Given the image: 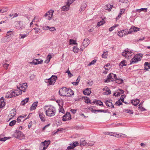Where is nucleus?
I'll use <instances>...</instances> for the list:
<instances>
[{
  "label": "nucleus",
  "instance_id": "1",
  "mask_svg": "<svg viewBox=\"0 0 150 150\" xmlns=\"http://www.w3.org/2000/svg\"><path fill=\"white\" fill-rule=\"evenodd\" d=\"M44 109L46 115L49 117L53 116L56 113V110L54 108L51 106H45Z\"/></svg>",
  "mask_w": 150,
  "mask_h": 150
},
{
  "label": "nucleus",
  "instance_id": "2",
  "mask_svg": "<svg viewBox=\"0 0 150 150\" xmlns=\"http://www.w3.org/2000/svg\"><path fill=\"white\" fill-rule=\"evenodd\" d=\"M59 95L64 96H71L74 94L73 91L70 89L64 87L61 88L59 91Z\"/></svg>",
  "mask_w": 150,
  "mask_h": 150
},
{
  "label": "nucleus",
  "instance_id": "3",
  "mask_svg": "<svg viewBox=\"0 0 150 150\" xmlns=\"http://www.w3.org/2000/svg\"><path fill=\"white\" fill-rule=\"evenodd\" d=\"M143 55L141 54H138L134 55L131 59L130 64H134L141 60Z\"/></svg>",
  "mask_w": 150,
  "mask_h": 150
},
{
  "label": "nucleus",
  "instance_id": "4",
  "mask_svg": "<svg viewBox=\"0 0 150 150\" xmlns=\"http://www.w3.org/2000/svg\"><path fill=\"white\" fill-rule=\"evenodd\" d=\"M133 54V51L129 49H126L122 53V56L127 58L131 57Z\"/></svg>",
  "mask_w": 150,
  "mask_h": 150
},
{
  "label": "nucleus",
  "instance_id": "5",
  "mask_svg": "<svg viewBox=\"0 0 150 150\" xmlns=\"http://www.w3.org/2000/svg\"><path fill=\"white\" fill-rule=\"evenodd\" d=\"M13 137L16 138L20 140H21L24 139L25 137V135L23 134L21 132L16 130L13 134Z\"/></svg>",
  "mask_w": 150,
  "mask_h": 150
},
{
  "label": "nucleus",
  "instance_id": "6",
  "mask_svg": "<svg viewBox=\"0 0 150 150\" xmlns=\"http://www.w3.org/2000/svg\"><path fill=\"white\" fill-rule=\"evenodd\" d=\"M50 141H45L44 142H42L40 146L39 150H45L47 147L50 144Z\"/></svg>",
  "mask_w": 150,
  "mask_h": 150
},
{
  "label": "nucleus",
  "instance_id": "7",
  "mask_svg": "<svg viewBox=\"0 0 150 150\" xmlns=\"http://www.w3.org/2000/svg\"><path fill=\"white\" fill-rule=\"evenodd\" d=\"M57 77L52 76L50 78L47 80L46 82L48 83V85H53L56 82Z\"/></svg>",
  "mask_w": 150,
  "mask_h": 150
},
{
  "label": "nucleus",
  "instance_id": "8",
  "mask_svg": "<svg viewBox=\"0 0 150 150\" xmlns=\"http://www.w3.org/2000/svg\"><path fill=\"white\" fill-rule=\"evenodd\" d=\"M116 78V75L113 73H110L108 76L107 79L105 81V82H108L110 81H112Z\"/></svg>",
  "mask_w": 150,
  "mask_h": 150
},
{
  "label": "nucleus",
  "instance_id": "9",
  "mask_svg": "<svg viewBox=\"0 0 150 150\" xmlns=\"http://www.w3.org/2000/svg\"><path fill=\"white\" fill-rule=\"evenodd\" d=\"M27 85L26 83H21L17 87L22 91L25 92V90L27 88Z\"/></svg>",
  "mask_w": 150,
  "mask_h": 150
},
{
  "label": "nucleus",
  "instance_id": "10",
  "mask_svg": "<svg viewBox=\"0 0 150 150\" xmlns=\"http://www.w3.org/2000/svg\"><path fill=\"white\" fill-rule=\"evenodd\" d=\"M139 30V28L137 27H135L134 26H132L129 29V31H128V32L125 33V35H127L128 34H129L133 32H137Z\"/></svg>",
  "mask_w": 150,
  "mask_h": 150
},
{
  "label": "nucleus",
  "instance_id": "11",
  "mask_svg": "<svg viewBox=\"0 0 150 150\" xmlns=\"http://www.w3.org/2000/svg\"><path fill=\"white\" fill-rule=\"evenodd\" d=\"M54 11L52 10L49 11L45 14V16L47 18L48 20H50L52 17Z\"/></svg>",
  "mask_w": 150,
  "mask_h": 150
},
{
  "label": "nucleus",
  "instance_id": "12",
  "mask_svg": "<svg viewBox=\"0 0 150 150\" xmlns=\"http://www.w3.org/2000/svg\"><path fill=\"white\" fill-rule=\"evenodd\" d=\"M39 116L41 120L43 122H44L46 120L45 116L43 112L40 111L38 112Z\"/></svg>",
  "mask_w": 150,
  "mask_h": 150
},
{
  "label": "nucleus",
  "instance_id": "13",
  "mask_svg": "<svg viewBox=\"0 0 150 150\" xmlns=\"http://www.w3.org/2000/svg\"><path fill=\"white\" fill-rule=\"evenodd\" d=\"M89 40L87 38L85 39L82 43V45L81 46V48H84L85 47H86L89 44Z\"/></svg>",
  "mask_w": 150,
  "mask_h": 150
},
{
  "label": "nucleus",
  "instance_id": "14",
  "mask_svg": "<svg viewBox=\"0 0 150 150\" xmlns=\"http://www.w3.org/2000/svg\"><path fill=\"white\" fill-rule=\"evenodd\" d=\"M71 119V115L69 112H67L66 114L63 116L62 120L64 121H66L70 120Z\"/></svg>",
  "mask_w": 150,
  "mask_h": 150
},
{
  "label": "nucleus",
  "instance_id": "15",
  "mask_svg": "<svg viewBox=\"0 0 150 150\" xmlns=\"http://www.w3.org/2000/svg\"><path fill=\"white\" fill-rule=\"evenodd\" d=\"M15 28L16 29L20 30L25 28L24 26L21 25V21H19L16 23Z\"/></svg>",
  "mask_w": 150,
  "mask_h": 150
},
{
  "label": "nucleus",
  "instance_id": "16",
  "mask_svg": "<svg viewBox=\"0 0 150 150\" xmlns=\"http://www.w3.org/2000/svg\"><path fill=\"white\" fill-rule=\"evenodd\" d=\"M13 92L14 97L19 95L22 93L21 91L18 87L17 89L16 90H13Z\"/></svg>",
  "mask_w": 150,
  "mask_h": 150
},
{
  "label": "nucleus",
  "instance_id": "17",
  "mask_svg": "<svg viewBox=\"0 0 150 150\" xmlns=\"http://www.w3.org/2000/svg\"><path fill=\"white\" fill-rule=\"evenodd\" d=\"M16 113V110L15 109H13L11 111L10 114L8 115V117L10 119L14 117Z\"/></svg>",
  "mask_w": 150,
  "mask_h": 150
},
{
  "label": "nucleus",
  "instance_id": "18",
  "mask_svg": "<svg viewBox=\"0 0 150 150\" xmlns=\"http://www.w3.org/2000/svg\"><path fill=\"white\" fill-rule=\"evenodd\" d=\"M128 32V31H126L125 30H122L118 31L117 32V35L120 37H122L123 35H125V33Z\"/></svg>",
  "mask_w": 150,
  "mask_h": 150
},
{
  "label": "nucleus",
  "instance_id": "19",
  "mask_svg": "<svg viewBox=\"0 0 150 150\" xmlns=\"http://www.w3.org/2000/svg\"><path fill=\"white\" fill-rule=\"evenodd\" d=\"M5 105V102L3 97L0 99V109L3 108Z\"/></svg>",
  "mask_w": 150,
  "mask_h": 150
},
{
  "label": "nucleus",
  "instance_id": "20",
  "mask_svg": "<svg viewBox=\"0 0 150 150\" xmlns=\"http://www.w3.org/2000/svg\"><path fill=\"white\" fill-rule=\"evenodd\" d=\"M103 90L104 91V93L105 94L108 95L111 93L110 91L107 86H105L103 88Z\"/></svg>",
  "mask_w": 150,
  "mask_h": 150
},
{
  "label": "nucleus",
  "instance_id": "21",
  "mask_svg": "<svg viewBox=\"0 0 150 150\" xmlns=\"http://www.w3.org/2000/svg\"><path fill=\"white\" fill-rule=\"evenodd\" d=\"M105 18H103L101 21L98 22L97 23L96 27H98L104 24L105 23Z\"/></svg>",
  "mask_w": 150,
  "mask_h": 150
},
{
  "label": "nucleus",
  "instance_id": "22",
  "mask_svg": "<svg viewBox=\"0 0 150 150\" xmlns=\"http://www.w3.org/2000/svg\"><path fill=\"white\" fill-rule=\"evenodd\" d=\"M13 97H14V96L13 91L8 92L6 96V97L7 98H11Z\"/></svg>",
  "mask_w": 150,
  "mask_h": 150
},
{
  "label": "nucleus",
  "instance_id": "23",
  "mask_svg": "<svg viewBox=\"0 0 150 150\" xmlns=\"http://www.w3.org/2000/svg\"><path fill=\"white\" fill-rule=\"evenodd\" d=\"M105 103L106 105L108 107H109L111 108H114V105H112V103L111 102V100H106Z\"/></svg>",
  "mask_w": 150,
  "mask_h": 150
},
{
  "label": "nucleus",
  "instance_id": "24",
  "mask_svg": "<svg viewBox=\"0 0 150 150\" xmlns=\"http://www.w3.org/2000/svg\"><path fill=\"white\" fill-rule=\"evenodd\" d=\"M8 10V8L7 7L4 6L0 8V13H2L6 12Z\"/></svg>",
  "mask_w": 150,
  "mask_h": 150
},
{
  "label": "nucleus",
  "instance_id": "25",
  "mask_svg": "<svg viewBox=\"0 0 150 150\" xmlns=\"http://www.w3.org/2000/svg\"><path fill=\"white\" fill-rule=\"evenodd\" d=\"M91 93V91L90 89L88 88L85 89L83 91V94L86 95H90Z\"/></svg>",
  "mask_w": 150,
  "mask_h": 150
},
{
  "label": "nucleus",
  "instance_id": "26",
  "mask_svg": "<svg viewBox=\"0 0 150 150\" xmlns=\"http://www.w3.org/2000/svg\"><path fill=\"white\" fill-rule=\"evenodd\" d=\"M127 62L125 60H123L119 64V66L120 68L122 67L123 66H126L127 65Z\"/></svg>",
  "mask_w": 150,
  "mask_h": 150
},
{
  "label": "nucleus",
  "instance_id": "27",
  "mask_svg": "<svg viewBox=\"0 0 150 150\" xmlns=\"http://www.w3.org/2000/svg\"><path fill=\"white\" fill-rule=\"evenodd\" d=\"M139 102V100L138 99H135L131 100L132 104L134 105H137Z\"/></svg>",
  "mask_w": 150,
  "mask_h": 150
},
{
  "label": "nucleus",
  "instance_id": "28",
  "mask_svg": "<svg viewBox=\"0 0 150 150\" xmlns=\"http://www.w3.org/2000/svg\"><path fill=\"white\" fill-rule=\"evenodd\" d=\"M79 145V143L78 142H74L73 143V145L70 146H69L68 147V149H73L75 147L78 145Z\"/></svg>",
  "mask_w": 150,
  "mask_h": 150
},
{
  "label": "nucleus",
  "instance_id": "29",
  "mask_svg": "<svg viewBox=\"0 0 150 150\" xmlns=\"http://www.w3.org/2000/svg\"><path fill=\"white\" fill-rule=\"evenodd\" d=\"M38 103L37 102L34 103L30 107V110H35L37 106Z\"/></svg>",
  "mask_w": 150,
  "mask_h": 150
},
{
  "label": "nucleus",
  "instance_id": "30",
  "mask_svg": "<svg viewBox=\"0 0 150 150\" xmlns=\"http://www.w3.org/2000/svg\"><path fill=\"white\" fill-rule=\"evenodd\" d=\"M112 8V6L110 4H107L105 5L104 6V8L105 10H108V11H110Z\"/></svg>",
  "mask_w": 150,
  "mask_h": 150
},
{
  "label": "nucleus",
  "instance_id": "31",
  "mask_svg": "<svg viewBox=\"0 0 150 150\" xmlns=\"http://www.w3.org/2000/svg\"><path fill=\"white\" fill-rule=\"evenodd\" d=\"M70 5L67 4L65 6H63L62 8V10L63 11H68Z\"/></svg>",
  "mask_w": 150,
  "mask_h": 150
},
{
  "label": "nucleus",
  "instance_id": "32",
  "mask_svg": "<svg viewBox=\"0 0 150 150\" xmlns=\"http://www.w3.org/2000/svg\"><path fill=\"white\" fill-rule=\"evenodd\" d=\"M145 66V69L146 70L150 69V64H149V62H145L144 64Z\"/></svg>",
  "mask_w": 150,
  "mask_h": 150
},
{
  "label": "nucleus",
  "instance_id": "33",
  "mask_svg": "<svg viewBox=\"0 0 150 150\" xmlns=\"http://www.w3.org/2000/svg\"><path fill=\"white\" fill-rule=\"evenodd\" d=\"M138 109L141 111H144L145 110V109L142 106V103H141L139 105Z\"/></svg>",
  "mask_w": 150,
  "mask_h": 150
},
{
  "label": "nucleus",
  "instance_id": "34",
  "mask_svg": "<svg viewBox=\"0 0 150 150\" xmlns=\"http://www.w3.org/2000/svg\"><path fill=\"white\" fill-rule=\"evenodd\" d=\"M10 138V137H2V136L1 135H0V141L5 142L6 140L9 139Z\"/></svg>",
  "mask_w": 150,
  "mask_h": 150
},
{
  "label": "nucleus",
  "instance_id": "35",
  "mask_svg": "<svg viewBox=\"0 0 150 150\" xmlns=\"http://www.w3.org/2000/svg\"><path fill=\"white\" fill-rule=\"evenodd\" d=\"M28 35V34H20L19 35V38L20 39H23L24 38L27 37Z\"/></svg>",
  "mask_w": 150,
  "mask_h": 150
},
{
  "label": "nucleus",
  "instance_id": "36",
  "mask_svg": "<svg viewBox=\"0 0 150 150\" xmlns=\"http://www.w3.org/2000/svg\"><path fill=\"white\" fill-rule=\"evenodd\" d=\"M115 81L116 83L118 84L122 83L123 81V80L121 79H116V78L115 79Z\"/></svg>",
  "mask_w": 150,
  "mask_h": 150
},
{
  "label": "nucleus",
  "instance_id": "37",
  "mask_svg": "<svg viewBox=\"0 0 150 150\" xmlns=\"http://www.w3.org/2000/svg\"><path fill=\"white\" fill-rule=\"evenodd\" d=\"M28 100L29 99L28 98L25 99L21 101V104L22 105H24L26 103L28 102Z\"/></svg>",
  "mask_w": 150,
  "mask_h": 150
},
{
  "label": "nucleus",
  "instance_id": "38",
  "mask_svg": "<svg viewBox=\"0 0 150 150\" xmlns=\"http://www.w3.org/2000/svg\"><path fill=\"white\" fill-rule=\"evenodd\" d=\"M80 78H81L80 76H79L77 78V80L76 81V82H73L72 83L74 85H77L79 83V81L80 80Z\"/></svg>",
  "mask_w": 150,
  "mask_h": 150
},
{
  "label": "nucleus",
  "instance_id": "39",
  "mask_svg": "<svg viewBox=\"0 0 150 150\" xmlns=\"http://www.w3.org/2000/svg\"><path fill=\"white\" fill-rule=\"evenodd\" d=\"M38 59H36L33 60L31 62H29V64H34L35 65L38 64Z\"/></svg>",
  "mask_w": 150,
  "mask_h": 150
},
{
  "label": "nucleus",
  "instance_id": "40",
  "mask_svg": "<svg viewBox=\"0 0 150 150\" xmlns=\"http://www.w3.org/2000/svg\"><path fill=\"white\" fill-rule=\"evenodd\" d=\"M52 58V57L50 54H49L47 57V59L45 61V63H48L50 61V60Z\"/></svg>",
  "mask_w": 150,
  "mask_h": 150
},
{
  "label": "nucleus",
  "instance_id": "41",
  "mask_svg": "<svg viewBox=\"0 0 150 150\" xmlns=\"http://www.w3.org/2000/svg\"><path fill=\"white\" fill-rule=\"evenodd\" d=\"M69 45H77V43L75 40L72 39H70L69 42Z\"/></svg>",
  "mask_w": 150,
  "mask_h": 150
},
{
  "label": "nucleus",
  "instance_id": "42",
  "mask_svg": "<svg viewBox=\"0 0 150 150\" xmlns=\"http://www.w3.org/2000/svg\"><path fill=\"white\" fill-rule=\"evenodd\" d=\"M119 26V25H117V24H115V25H113V26L111 27H110L109 29V30L110 31V32H111L114 29H115V28L118 26Z\"/></svg>",
  "mask_w": 150,
  "mask_h": 150
},
{
  "label": "nucleus",
  "instance_id": "43",
  "mask_svg": "<svg viewBox=\"0 0 150 150\" xmlns=\"http://www.w3.org/2000/svg\"><path fill=\"white\" fill-rule=\"evenodd\" d=\"M57 102L58 103L59 107H62L63 105V102L62 100H58L57 101Z\"/></svg>",
  "mask_w": 150,
  "mask_h": 150
},
{
  "label": "nucleus",
  "instance_id": "44",
  "mask_svg": "<svg viewBox=\"0 0 150 150\" xmlns=\"http://www.w3.org/2000/svg\"><path fill=\"white\" fill-rule=\"evenodd\" d=\"M124 111L125 112L131 114L133 113V110H130L125 109L124 110Z\"/></svg>",
  "mask_w": 150,
  "mask_h": 150
},
{
  "label": "nucleus",
  "instance_id": "45",
  "mask_svg": "<svg viewBox=\"0 0 150 150\" xmlns=\"http://www.w3.org/2000/svg\"><path fill=\"white\" fill-rule=\"evenodd\" d=\"M96 104L100 106H103V103L100 100H96L95 102Z\"/></svg>",
  "mask_w": 150,
  "mask_h": 150
},
{
  "label": "nucleus",
  "instance_id": "46",
  "mask_svg": "<svg viewBox=\"0 0 150 150\" xmlns=\"http://www.w3.org/2000/svg\"><path fill=\"white\" fill-rule=\"evenodd\" d=\"M85 100V102L86 103H90L91 100L89 99V98L87 97H84Z\"/></svg>",
  "mask_w": 150,
  "mask_h": 150
},
{
  "label": "nucleus",
  "instance_id": "47",
  "mask_svg": "<svg viewBox=\"0 0 150 150\" xmlns=\"http://www.w3.org/2000/svg\"><path fill=\"white\" fill-rule=\"evenodd\" d=\"M79 49L77 48L76 46H75L73 48V51L75 53H78V52Z\"/></svg>",
  "mask_w": 150,
  "mask_h": 150
},
{
  "label": "nucleus",
  "instance_id": "48",
  "mask_svg": "<svg viewBox=\"0 0 150 150\" xmlns=\"http://www.w3.org/2000/svg\"><path fill=\"white\" fill-rule=\"evenodd\" d=\"M125 11V10L124 9L122 8L121 9L120 11V13L119 14L118 17H120L121 16V15L124 13Z\"/></svg>",
  "mask_w": 150,
  "mask_h": 150
},
{
  "label": "nucleus",
  "instance_id": "49",
  "mask_svg": "<svg viewBox=\"0 0 150 150\" xmlns=\"http://www.w3.org/2000/svg\"><path fill=\"white\" fill-rule=\"evenodd\" d=\"M35 30V33L37 34L41 32V30L40 28H35L33 29Z\"/></svg>",
  "mask_w": 150,
  "mask_h": 150
},
{
  "label": "nucleus",
  "instance_id": "50",
  "mask_svg": "<svg viewBox=\"0 0 150 150\" xmlns=\"http://www.w3.org/2000/svg\"><path fill=\"white\" fill-rule=\"evenodd\" d=\"M16 122V121L15 120L11 121L9 123V125L11 126H13L15 125Z\"/></svg>",
  "mask_w": 150,
  "mask_h": 150
},
{
  "label": "nucleus",
  "instance_id": "51",
  "mask_svg": "<svg viewBox=\"0 0 150 150\" xmlns=\"http://www.w3.org/2000/svg\"><path fill=\"white\" fill-rule=\"evenodd\" d=\"M39 21V19L38 18V17L37 16H35L33 21V22H37Z\"/></svg>",
  "mask_w": 150,
  "mask_h": 150
},
{
  "label": "nucleus",
  "instance_id": "52",
  "mask_svg": "<svg viewBox=\"0 0 150 150\" xmlns=\"http://www.w3.org/2000/svg\"><path fill=\"white\" fill-rule=\"evenodd\" d=\"M14 33V32L13 31H9L7 32L6 33L7 36H8L10 35H13V34Z\"/></svg>",
  "mask_w": 150,
  "mask_h": 150
},
{
  "label": "nucleus",
  "instance_id": "53",
  "mask_svg": "<svg viewBox=\"0 0 150 150\" xmlns=\"http://www.w3.org/2000/svg\"><path fill=\"white\" fill-rule=\"evenodd\" d=\"M108 52H104L102 55V57L103 58H106L107 56Z\"/></svg>",
  "mask_w": 150,
  "mask_h": 150
},
{
  "label": "nucleus",
  "instance_id": "54",
  "mask_svg": "<svg viewBox=\"0 0 150 150\" xmlns=\"http://www.w3.org/2000/svg\"><path fill=\"white\" fill-rule=\"evenodd\" d=\"M110 66V64H107L104 66V68L105 69L108 70V69H109L110 67H109Z\"/></svg>",
  "mask_w": 150,
  "mask_h": 150
},
{
  "label": "nucleus",
  "instance_id": "55",
  "mask_svg": "<svg viewBox=\"0 0 150 150\" xmlns=\"http://www.w3.org/2000/svg\"><path fill=\"white\" fill-rule=\"evenodd\" d=\"M75 0H68L67 1V4L70 5Z\"/></svg>",
  "mask_w": 150,
  "mask_h": 150
},
{
  "label": "nucleus",
  "instance_id": "56",
  "mask_svg": "<svg viewBox=\"0 0 150 150\" xmlns=\"http://www.w3.org/2000/svg\"><path fill=\"white\" fill-rule=\"evenodd\" d=\"M4 67L6 70L8 69V67L9 66V64L6 63H4L3 64Z\"/></svg>",
  "mask_w": 150,
  "mask_h": 150
},
{
  "label": "nucleus",
  "instance_id": "57",
  "mask_svg": "<svg viewBox=\"0 0 150 150\" xmlns=\"http://www.w3.org/2000/svg\"><path fill=\"white\" fill-rule=\"evenodd\" d=\"M21 120L22 121H24V120H25L26 119H27L28 118V117L29 116H28V117L26 118L25 119H24L25 117L26 116V115H24V116H22L21 115Z\"/></svg>",
  "mask_w": 150,
  "mask_h": 150
},
{
  "label": "nucleus",
  "instance_id": "58",
  "mask_svg": "<svg viewBox=\"0 0 150 150\" xmlns=\"http://www.w3.org/2000/svg\"><path fill=\"white\" fill-rule=\"evenodd\" d=\"M59 112H61L62 113H64V111L63 108V107H59Z\"/></svg>",
  "mask_w": 150,
  "mask_h": 150
},
{
  "label": "nucleus",
  "instance_id": "59",
  "mask_svg": "<svg viewBox=\"0 0 150 150\" xmlns=\"http://www.w3.org/2000/svg\"><path fill=\"white\" fill-rule=\"evenodd\" d=\"M125 97H126V96L125 95H123L121 96L120 97V99L123 102H124V99Z\"/></svg>",
  "mask_w": 150,
  "mask_h": 150
},
{
  "label": "nucleus",
  "instance_id": "60",
  "mask_svg": "<svg viewBox=\"0 0 150 150\" xmlns=\"http://www.w3.org/2000/svg\"><path fill=\"white\" fill-rule=\"evenodd\" d=\"M147 8H142L139 9L137 10V11H146Z\"/></svg>",
  "mask_w": 150,
  "mask_h": 150
},
{
  "label": "nucleus",
  "instance_id": "61",
  "mask_svg": "<svg viewBox=\"0 0 150 150\" xmlns=\"http://www.w3.org/2000/svg\"><path fill=\"white\" fill-rule=\"evenodd\" d=\"M96 62V60H93L88 65L89 66H90L91 65L93 64Z\"/></svg>",
  "mask_w": 150,
  "mask_h": 150
},
{
  "label": "nucleus",
  "instance_id": "62",
  "mask_svg": "<svg viewBox=\"0 0 150 150\" xmlns=\"http://www.w3.org/2000/svg\"><path fill=\"white\" fill-rule=\"evenodd\" d=\"M86 143L85 140L81 142V145L85 146L86 145Z\"/></svg>",
  "mask_w": 150,
  "mask_h": 150
},
{
  "label": "nucleus",
  "instance_id": "63",
  "mask_svg": "<svg viewBox=\"0 0 150 150\" xmlns=\"http://www.w3.org/2000/svg\"><path fill=\"white\" fill-rule=\"evenodd\" d=\"M49 30H50V31H54L56 30V29L54 27H50Z\"/></svg>",
  "mask_w": 150,
  "mask_h": 150
},
{
  "label": "nucleus",
  "instance_id": "64",
  "mask_svg": "<svg viewBox=\"0 0 150 150\" xmlns=\"http://www.w3.org/2000/svg\"><path fill=\"white\" fill-rule=\"evenodd\" d=\"M67 72L68 73V75L69 77H71L72 76V74L71 73L70 71L69 70Z\"/></svg>",
  "mask_w": 150,
  "mask_h": 150
}]
</instances>
